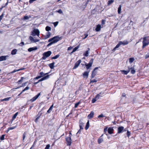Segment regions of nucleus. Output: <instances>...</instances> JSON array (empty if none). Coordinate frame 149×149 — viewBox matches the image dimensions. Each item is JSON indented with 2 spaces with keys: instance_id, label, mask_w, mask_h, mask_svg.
<instances>
[{
  "instance_id": "1",
  "label": "nucleus",
  "mask_w": 149,
  "mask_h": 149,
  "mask_svg": "<svg viewBox=\"0 0 149 149\" xmlns=\"http://www.w3.org/2000/svg\"><path fill=\"white\" fill-rule=\"evenodd\" d=\"M149 37L148 36L145 37L143 38V40L142 42L143 48H144L146 46L148 45L149 44V39L147 38Z\"/></svg>"
},
{
  "instance_id": "2",
  "label": "nucleus",
  "mask_w": 149,
  "mask_h": 149,
  "mask_svg": "<svg viewBox=\"0 0 149 149\" xmlns=\"http://www.w3.org/2000/svg\"><path fill=\"white\" fill-rule=\"evenodd\" d=\"M128 42L127 40H125L123 41H120L119 43L117 44L116 46L113 49V50L114 51L116 50V49L119 47L121 45H127L128 44Z\"/></svg>"
},
{
  "instance_id": "3",
  "label": "nucleus",
  "mask_w": 149,
  "mask_h": 149,
  "mask_svg": "<svg viewBox=\"0 0 149 149\" xmlns=\"http://www.w3.org/2000/svg\"><path fill=\"white\" fill-rule=\"evenodd\" d=\"M51 54L52 52L50 51H48L44 52L42 54V59L44 60H45L47 58L49 57L51 55Z\"/></svg>"
},
{
  "instance_id": "4",
  "label": "nucleus",
  "mask_w": 149,
  "mask_h": 149,
  "mask_svg": "<svg viewBox=\"0 0 149 149\" xmlns=\"http://www.w3.org/2000/svg\"><path fill=\"white\" fill-rule=\"evenodd\" d=\"M40 31L38 29H34L32 32L31 35L33 36L37 35L39 37L40 35Z\"/></svg>"
},
{
  "instance_id": "5",
  "label": "nucleus",
  "mask_w": 149,
  "mask_h": 149,
  "mask_svg": "<svg viewBox=\"0 0 149 149\" xmlns=\"http://www.w3.org/2000/svg\"><path fill=\"white\" fill-rule=\"evenodd\" d=\"M48 42H50L47 45L48 46H51L52 44L55 43L56 42V36L49 39Z\"/></svg>"
},
{
  "instance_id": "6",
  "label": "nucleus",
  "mask_w": 149,
  "mask_h": 149,
  "mask_svg": "<svg viewBox=\"0 0 149 149\" xmlns=\"http://www.w3.org/2000/svg\"><path fill=\"white\" fill-rule=\"evenodd\" d=\"M101 93H100L99 94H97L95 98L93 99L92 100V102L93 103H95L98 99L100 97H102L101 95Z\"/></svg>"
},
{
  "instance_id": "7",
  "label": "nucleus",
  "mask_w": 149,
  "mask_h": 149,
  "mask_svg": "<svg viewBox=\"0 0 149 149\" xmlns=\"http://www.w3.org/2000/svg\"><path fill=\"white\" fill-rule=\"evenodd\" d=\"M126 131V129H124V127L123 126H120L118 127V133H120L124 131Z\"/></svg>"
},
{
  "instance_id": "8",
  "label": "nucleus",
  "mask_w": 149,
  "mask_h": 149,
  "mask_svg": "<svg viewBox=\"0 0 149 149\" xmlns=\"http://www.w3.org/2000/svg\"><path fill=\"white\" fill-rule=\"evenodd\" d=\"M97 69L98 68L96 67L92 71L91 75V77L92 78H94L96 75L97 72L95 71V70H97Z\"/></svg>"
},
{
  "instance_id": "9",
  "label": "nucleus",
  "mask_w": 149,
  "mask_h": 149,
  "mask_svg": "<svg viewBox=\"0 0 149 149\" xmlns=\"http://www.w3.org/2000/svg\"><path fill=\"white\" fill-rule=\"evenodd\" d=\"M40 95V93H39L37 95H36L30 100V101L33 102L36 100Z\"/></svg>"
},
{
  "instance_id": "10",
  "label": "nucleus",
  "mask_w": 149,
  "mask_h": 149,
  "mask_svg": "<svg viewBox=\"0 0 149 149\" xmlns=\"http://www.w3.org/2000/svg\"><path fill=\"white\" fill-rule=\"evenodd\" d=\"M90 70H89L88 71H86L84 72L83 74V78H86V79H87L88 77V74Z\"/></svg>"
},
{
  "instance_id": "11",
  "label": "nucleus",
  "mask_w": 149,
  "mask_h": 149,
  "mask_svg": "<svg viewBox=\"0 0 149 149\" xmlns=\"http://www.w3.org/2000/svg\"><path fill=\"white\" fill-rule=\"evenodd\" d=\"M81 62V61L80 60H79L75 63L74 66L73 68V69H74L77 68L79 65L80 64Z\"/></svg>"
},
{
  "instance_id": "12",
  "label": "nucleus",
  "mask_w": 149,
  "mask_h": 149,
  "mask_svg": "<svg viewBox=\"0 0 149 149\" xmlns=\"http://www.w3.org/2000/svg\"><path fill=\"white\" fill-rule=\"evenodd\" d=\"M9 57V56H0V61L6 60L7 59V58Z\"/></svg>"
},
{
  "instance_id": "13",
  "label": "nucleus",
  "mask_w": 149,
  "mask_h": 149,
  "mask_svg": "<svg viewBox=\"0 0 149 149\" xmlns=\"http://www.w3.org/2000/svg\"><path fill=\"white\" fill-rule=\"evenodd\" d=\"M29 39L31 41L33 42H36L39 41V39H34L31 36L29 37Z\"/></svg>"
},
{
  "instance_id": "14",
  "label": "nucleus",
  "mask_w": 149,
  "mask_h": 149,
  "mask_svg": "<svg viewBox=\"0 0 149 149\" xmlns=\"http://www.w3.org/2000/svg\"><path fill=\"white\" fill-rule=\"evenodd\" d=\"M113 131L114 130L113 127H110L108 129V132L110 134H113Z\"/></svg>"
},
{
  "instance_id": "15",
  "label": "nucleus",
  "mask_w": 149,
  "mask_h": 149,
  "mask_svg": "<svg viewBox=\"0 0 149 149\" xmlns=\"http://www.w3.org/2000/svg\"><path fill=\"white\" fill-rule=\"evenodd\" d=\"M59 130L58 129L57 131H56V135H57V136H58V139H59V137H61L64 134L63 133H60Z\"/></svg>"
},
{
  "instance_id": "16",
  "label": "nucleus",
  "mask_w": 149,
  "mask_h": 149,
  "mask_svg": "<svg viewBox=\"0 0 149 149\" xmlns=\"http://www.w3.org/2000/svg\"><path fill=\"white\" fill-rule=\"evenodd\" d=\"M37 49V48L36 47H31V48H29L28 49V51L29 52H31L33 51H35V50H36Z\"/></svg>"
},
{
  "instance_id": "17",
  "label": "nucleus",
  "mask_w": 149,
  "mask_h": 149,
  "mask_svg": "<svg viewBox=\"0 0 149 149\" xmlns=\"http://www.w3.org/2000/svg\"><path fill=\"white\" fill-rule=\"evenodd\" d=\"M88 50L86 51L84 53L83 55L84 56L87 57L88 56L89 53V51L90 50V49L89 48H88Z\"/></svg>"
},
{
  "instance_id": "18",
  "label": "nucleus",
  "mask_w": 149,
  "mask_h": 149,
  "mask_svg": "<svg viewBox=\"0 0 149 149\" xmlns=\"http://www.w3.org/2000/svg\"><path fill=\"white\" fill-rule=\"evenodd\" d=\"M94 114V112L93 111H91L90 113L88 115V117L89 119H90L93 118Z\"/></svg>"
},
{
  "instance_id": "19",
  "label": "nucleus",
  "mask_w": 149,
  "mask_h": 149,
  "mask_svg": "<svg viewBox=\"0 0 149 149\" xmlns=\"http://www.w3.org/2000/svg\"><path fill=\"white\" fill-rule=\"evenodd\" d=\"M50 35L51 33L50 32H47L46 33V35L45 36V39H46L49 38L50 36Z\"/></svg>"
},
{
  "instance_id": "20",
  "label": "nucleus",
  "mask_w": 149,
  "mask_h": 149,
  "mask_svg": "<svg viewBox=\"0 0 149 149\" xmlns=\"http://www.w3.org/2000/svg\"><path fill=\"white\" fill-rule=\"evenodd\" d=\"M49 75H47L46 76H45L42 78H41V79H40L39 81H42L45 80H46L49 78Z\"/></svg>"
},
{
  "instance_id": "21",
  "label": "nucleus",
  "mask_w": 149,
  "mask_h": 149,
  "mask_svg": "<svg viewBox=\"0 0 149 149\" xmlns=\"http://www.w3.org/2000/svg\"><path fill=\"white\" fill-rule=\"evenodd\" d=\"M101 29V25L98 24L96 28L95 29V30L96 31H100Z\"/></svg>"
},
{
  "instance_id": "22",
  "label": "nucleus",
  "mask_w": 149,
  "mask_h": 149,
  "mask_svg": "<svg viewBox=\"0 0 149 149\" xmlns=\"http://www.w3.org/2000/svg\"><path fill=\"white\" fill-rule=\"evenodd\" d=\"M17 52V50L16 49H13L11 52V54L13 55L15 54Z\"/></svg>"
},
{
  "instance_id": "23",
  "label": "nucleus",
  "mask_w": 149,
  "mask_h": 149,
  "mask_svg": "<svg viewBox=\"0 0 149 149\" xmlns=\"http://www.w3.org/2000/svg\"><path fill=\"white\" fill-rule=\"evenodd\" d=\"M130 69H131V70L130 71L131 73L133 74H134L136 72V71L134 70V68L132 67H131Z\"/></svg>"
},
{
  "instance_id": "24",
  "label": "nucleus",
  "mask_w": 149,
  "mask_h": 149,
  "mask_svg": "<svg viewBox=\"0 0 149 149\" xmlns=\"http://www.w3.org/2000/svg\"><path fill=\"white\" fill-rule=\"evenodd\" d=\"M55 63L54 62L52 63L49 64V67L51 69H52L54 68V65Z\"/></svg>"
},
{
  "instance_id": "25",
  "label": "nucleus",
  "mask_w": 149,
  "mask_h": 149,
  "mask_svg": "<svg viewBox=\"0 0 149 149\" xmlns=\"http://www.w3.org/2000/svg\"><path fill=\"white\" fill-rule=\"evenodd\" d=\"M121 71L124 74L127 75L130 72V70H121Z\"/></svg>"
},
{
  "instance_id": "26",
  "label": "nucleus",
  "mask_w": 149,
  "mask_h": 149,
  "mask_svg": "<svg viewBox=\"0 0 149 149\" xmlns=\"http://www.w3.org/2000/svg\"><path fill=\"white\" fill-rule=\"evenodd\" d=\"M79 45L77 46V47H75L72 50V52L71 53V54H72L75 51H76L79 47Z\"/></svg>"
},
{
  "instance_id": "27",
  "label": "nucleus",
  "mask_w": 149,
  "mask_h": 149,
  "mask_svg": "<svg viewBox=\"0 0 149 149\" xmlns=\"http://www.w3.org/2000/svg\"><path fill=\"white\" fill-rule=\"evenodd\" d=\"M121 5H120L118 8V12L119 14H120L121 13Z\"/></svg>"
},
{
  "instance_id": "28",
  "label": "nucleus",
  "mask_w": 149,
  "mask_h": 149,
  "mask_svg": "<svg viewBox=\"0 0 149 149\" xmlns=\"http://www.w3.org/2000/svg\"><path fill=\"white\" fill-rule=\"evenodd\" d=\"M89 121H88L86 123V125L85 127V129L86 130H87L89 128Z\"/></svg>"
},
{
  "instance_id": "29",
  "label": "nucleus",
  "mask_w": 149,
  "mask_h": 149,
  "mask_svg": "<svg viewBox=\"0 0 149 149\" xmlns=\"http://www.w3.org/2000/svg\"><path fill=\"white\" fill-rule=\"evenodd\" d=\"M18 114V112H16L13 116L12 118V120H14Z\"/></svg>"
},
{
  "instance_id": "30",
  "label": "nucleus",
  "mask_w": 149,
  "mask_h": 149,
  "mask_svg": "<svg viewBox=\"0 0 149 149\" xmlns=\"http://www.w3.org/2000/svg\"><path fill=\"white\" fill-rule=\"evenodd\" d=\"M31 17V16L30 15H29V16H24V20H28Z\"/></svg>"
},
{
  "instance_id": "31",
  "label": "nucleus",
  "mask_w": 149,
  "mask_h": 149,
  "mask_svg": "<svg viewBox=\"0 0 149 149\" xmlns=\"http://www.w3.org/2000/svg\"><path fill=\"white\" fill-rule=\"evenodd\" d=\"M72 140H66V144L67 146H70L72 142Z\"/></svg>"
},
{
  "instance_id": "32",
  "label": "nucleus",
  "mask_w": 149,
  "mask_h": 149,
  "mask_svg": "<svg viewBox=\"0 0 149 149\" xmlns=\"http://www.w3.org/2000/svg\"><path fill=\"white\" fill-rule=\"evenodd\" d=\"M16 127H10L8 128L7 130L6 131V132L8 133V131L10 130H12L14 129Z\"/></svg>"
},
{
  "instance_id": "33",
  "label": "nucleus",
  "mask_w": 149,
  "mask_h": 149,
  "mask_svg": "<svg viewBox=\"0 0 149 149\" xmlns=\"http://www.w3.org/2000/svg\"><path fill=\"white\" fill-rule=\"evenodd\" d=\"M85 65L86 66V68L87 70L89 68L92 66L89 63L86 64Z\"/></svg>"
},
{
  "instance_id": "34",
  "label": "nucleus",
  "mask_w": 149,
  "mask_h": 149,
  "mask_svg": "<svg viewBox=\"0 0 149 149\" xmlns=\"http://www.w3.org/2000/svg\"><path fill=\"white\" fill-rule=\"evenodd\" d=\"M134 60V59L133 58H129V62L130 63H132Z\"/></svg>"
},
{
  "instance_id": "35",
  "label": "nucleus",
  "mask_w": 149,
  "mask_h": 149,
  "mask_svg": "<svg viewBox=\"0 0 149 149\" xmlns=\"http://www.w3.org/2000/svg\"><path fill=\"white\" fill-rule=\"evenodd\" d=\"M45 30L47 31H49L51 30V28L49 26H47L45 28Z\"/></svg>"
},
{
  "instance_id": "36",
  "label": "nucleus",
  "mask_w": 149,
  "mask_h": 149,
  "mask_svg": "<svg viewBox=\"0 0 149 149\" xmlns=\"http://www.w3.org/2000/svg\"><path fill=\"white\" fill-rule=\"evenodd\" d=\"M114 1L113 0H109L108 1V5L109 6Z\"/></svg>"
},
{
  "instance_id": "37",
  "label": "nucleus",
  "mask_w": 149,
  "mask_h": 149,
  "mask_svg": "<svg viewBox=\"0 0 149 149\" xmlns=\"http://www.w3.org/2000/svg\"><path fill=\"white\" fill-rule=\"evenodd\" d=\"M48 73L44 74L43 72H41L40 73V76H41V77H42V76H44L47 74Z\"/></svg>"
},
{
  "instance_id": "38",
  "label": "nucleus",
  "mask_w": 149,
  "mask_h": 149,
  "mask_svg": "<svg viewBox=\"0 0 149 149\" xmlns=\"http://www.w3.org/2000/svg\"><path fill=\"white\" fill-rule=\"evenodd\" d=\"M56 12H57L58 13L60 14H62V15L63 14V13L62 10L61 9H59L58 11H56Z\"/></svg>"
},
{
  "instance_id": "39",
  "label": "nucleus",
  "mask_w": 149,
  "mask_h": 149,
  "mask_svg": "<svg viewBox=\"0 0 149 149\" xmlns=\"http://www.w3.org/2000/svg\"><path fill=\"white\" fill-rule=\"evenodd\" d=\"M24 79V78L23 77H22L21 78V79H20V80H19L18 81V83L19 84H20V83L21 82H22L23 80V79Z\"/></svg>"
},
{
  "instance_id": "40",
  "label": "nucleus",
  "mask_w": 149,
  "mask_h": 149,
  "mask_svg": "<svg viewBox=\"0 0 149 149\" xmlns=\"http://www.w3.org/2000/svg\"><path fill=\"white\" fill-rule=\"evenodd\" d=\"M62 39V37H59L56 36V42Z\"/></svg>"
},
{
  "instance_id": "41",
  "label": "nucleus",
  "mask_w": 149,
  "mask_h": 149,
  "mask_svg": "<svg viewBox=\"0 0 149 149\" xmlns=\"http://www.w3.org/2000/svg\"><path fill=\"white\" fill-rule=\"evenodd\" d=\"M80 102H79L75 104L74 107L75 108H77L78 107V106L80 104Z\"/></svg>"
},
{
  "instance_id": "42",
  "label": "nucleus",
  "mask_w": 149,
  "mask_h": 149,
  "mask_svg": "<svg viewBox=\"0 0 149 149\" xmlns=\"http://www.w3.org/2000/svg\"><path fill=\"white\" fill-rule=\"evenodd\" d=\"M93 58H92L91 60L90 61L89 63H88L91 65H92V64L93 63Z\"/></svg>"
},
{
  "instance_id": "43",
  "label": "nucleus",
  "mask_w": 149,
  "mask_h": 149,
  "mask_svg": "<svg viewBox=\"0 0 149 149\" xmlns=\"http://www.w3.org/2000/svg\"><path fill=\"white\" fill-rule=\"evenodd\" d=\"M29 87L27 86L23 90H22V91L24 92L26 90H29Z\"/></svg>"
},
{
  "instance_id": "44",
  "label": "nucleus",
  "mask_w": 149,
  "mask_h": 149,
  "mask_svg": "<svg viewBox=\"0 0 149 149\" xmlns=\"http://www.w3.org/2000/svg\"><path fill=\"white\" fill-rule=\"evenodd\" d=\"M26 83H27V82H25V83H23V84H22V86H19V87H18L17 88H15V89H18V88H20V87H21L22 86H25V84H26Z\"/></svg>"
},
{
  "instance_id": "45",
  "label": "nucleus",
  "mask_w": 149,
  "mask_h": 149,
  "mask_svg": "<svg viewBox=\"0 0 149 149\" xmlns=\"http://www.w3.org/2000/svg\"><path fill=\"white\" fill-rule=\"evenodd\" d=\"M83 124L82 123H80L79 127H80V129H83Z\"/></svg>"
},
{
  "instance_id": "46",
  "label": "nucleus",
  "mask_w": 149,
  "mask_h": 149,
  "mask_svg": "<svg viewBox=\"0 0 149 149\" xmlns=\"http://www.w3.org/2000/svg\"><path fill=\"white\" fill-rule=\"evenodd\" d=\"M107 131H108V127H106L104 129V132L106 134Z\"/></svg>"
},
{
  "instance_id": "47",
  "label": "nucleus",
  "mask_w": 149,
  "mask_h": 149,
  "mask_svg": "<svg viewBox=\"0 0 149 149\" xmlns=\"http://www.w3.org/2000/svg\"><path fill=\"white\" fill-rule=\"evenodd\" d=\"M11 98V97H7L4 99V101H8Z\"/></svg>"
},
{
  "instance_id": "48",
  "label": "nucleus",
  "mask_w": 149,
  "mask_h": 149,
  "mask_svg": "<svg viewBox=\"0 0 149 149\" xmlns=\"http://www.w3.org/2000/svg\"><path fill=\"white\" fill-rule=\"evenodd\" d=\"M71 136L70 135V134H69V136L68 137H66V140H71Z\"/></svg>"
},
{
  "instance_id": "49",
  "label": "nucleus",
  "mask_w": 149,
  "mask_h": 149,
  "mask_svg": "<svg viewBox=\"0 0 149 149\" xmlns=\"http://www.w3.org/2000/svg\"><path fill=\"white\" fill-rule=\"evenodd\" d=\"M97 81L95 80V79H93L92 80H91L90 81V83H93L94 82H97Z\"/></svg>"
},
{
  "instance_id": "50",
  "label": "nucleus",
  "mask_w": 149,
  "mask_h": 149,
  "mask_svg": "<svg viewBox=\"0 0 149 149\" xmlns=\"http://www.w3.org/2000/svg\"><path fill=\"white\" fill-rule=\"evenodd\" d=\"M50 146L49 144H48L46 145V147L45 148V149H49L50 147Z\"/></svg>"
},
{
  "instance_id": "51",
  "label": "nucleus",
  "mask_w": 149,
  "mask_h": 149,
  "mask_svg": "<svg viewBox=\"0 0 149 149\" xmlns=\"http://www.w3.org/2000/svg\"><path fill=\"white\" fill-rule=\"evenodd\" d=\"M4 135H3L0 137V140H4Z\"/></svg>"
},
{
  "instance_id": "52",
  "label": "nucleus",
  "mask_w": 149,
  "mask_h": 149,
  "mask_svg": "<svg viewBox=\"0 0 149 149\" xmlns=\"http://www.w3.org/2000/svg\"><path fill=\"white\" fill-rule=\"evenodd\" d=\"M26 133L25 132H24L23 135V140H24L25 138V137L26 136Z\"/></svg>"
},
{
  "instance_id": "53",
  "label": "nucleus",
  "mask_w": 149,
  "mask_h": 149,
  "mask_svg": "<svg viewBox=\"0 0 149 149\" xmlns=\"http://www.w3.org/2000/svg\"><path fill=\"white\" fill-rule=\"evenodd\" d=\"M19 71V70H15L13 71V72H11V73H15V72H16Z\"/></svg>"
},
{
  "instance_id": "54",
  "label": "nucleus",
  "mask_w": 149,
  "mask_h": 149,
  "mask_svg": "<svg viewBox=\"0 0 149 149\" xmlns=\"http://www.w3.org/2000/svg\"><path fill=\"white\" fill-rule=\"evenodd\" d=\"M105 24V21L103 19L102 20V25H104Z\"/></svg>"
},
{
  "instance_id": "55",
  "label": "nucleus",
  "mask_w": 149,
  "mask_h": 149,
  "mask_svg": "<svg viewBox=\"0 0 149 149\" xmlns=\"http://www.w3.org/2000/svg\"><path fill=\"white\" fill-rule=\"evenodd\" d=\"M104 116L103 115V114H100V115H99L98 116V118H101V117H104Z\"/></svg>"
},
{
  "instance_id": "56",
  "label": "nucleus",
  "mask_w": 149,
  "mask_h": 149,
  "mask_svg": "<svg viewBox=\"0 0 149 149\" xmlns=\"http://www.w3.org/2000/svg\"><path fill=\"white\" fill-rule=\"evenodd\" d=\"M127 136L128 137H129L130 134V132H129L128 131H127Z\"/></svg>"
},
{
  "instance_id": "57",
  "label": "nucleus",
  "mask_w": 149,
  "mask_h": 149,
  "mask_svg": "<svg viewBox=\"0 0 149 149\" xmlns=\"http://www.w3.org/2000/svg\"><path fill=\"white\" fill-rule=\"evenodd\" d=\"M19 45L20 46H22L24 45V43L23 42H22Z\"/></svg>"
},
{
  "instance_id": "58",
  "label": "nucleus",
  "mask_w": 149,
  "mask_h": 149,
  "mask_svg": "<svg viewBox=\"0 0 149 149\" xmlns=\"http://www.w3.org/2000/svg\"><path fill=\"white\" fill-rule=\"evenodd\" d=\"M84 36H85V37L84 38V39H85V38H86L87 37V36H88V34H84Z\"/></svg>"
},
{
  "instance_id": "59",
  "label": "nucleus",
  "mask_w": 149,
  "mask_h": 149,
  "mask_svg": "<svg viewBox=\"0 0 149 149\" xmlns=\"http://www.w3.org/2000/svg\"><path fill=\"white\" fill-rule=\"evenodd\" d=\"M149 57V53H148L146 56L145 58H147Z\"/></svg>"
},
{
  "instance_id": "60",
  "label": "nucleus",
  "mask_w": 149,
  "mask_h": 149,
  "mask_svg": "<svg viewBox=\"0 0 149 149\" xmlns=\"http://www.w3.org/2000/svg\"><path fill=\"white\" fill-rule=\"evenodd\" d=\"M53 104H52L51 107H50L49 108V109H50V110H52V109L53 108Z\"/></svg>"
},
{
  "instance_id": "61",
  "label": "nucleus",
  "mask_w": 149,
  "mask_h": 149,
  "mask_svg": "<svg viewBox=\"0 0 149 149\" xmlns=\"http://www.w3.org/2000/svg\"><path fill=\"white\" fill-rule=\"evenodd\" d=\"M36 0H30L29 2L30 3H32L33 1H36Z\"/></svg>"
},
{
  "instance_id": "62",
  "label": "nucleus",
  "mask_w": 149,
  "mask_h": 149,
  "mask_svg": "<svg viewBox=\"0 0 149 149\" xmlns=\"http://www.w3.org/2000/svg\"><path fill=\"white\" fill-rule=\"evenodd\" d=\"M103 140H98V143L99 144H100L102 142Z\"/></svg>"
},
{
  "instance_id": "63",
  "label": "nucleus",
  "mask_w": 149,
  "mask_h": 149,
  "mask_svg": "<svg viewBox=\"0 0 149 149\" xmlns=\"http://www.w3.org/2000/svg\"><path fill=\"white\" fill-rule=\"evenodd\" d=\"M41 77V76H39L36 77L35 79H38L40 78Z\"/></svg>"
},
{
  "instance_id": "64",
  "label": "nucleus",
  "mask_w": 149,
  "mask_h": 149,
  "mask_svg": "<svg viewBox=\"0 0 149 149\" xmlns=\"http://www.w3.org/2000/svg\"><path fill=\"white\" fill-rule=\"evenodd\" d=\"M72 47H68V50H71V49H72Z\"/></svg>"
}]
</instances>
